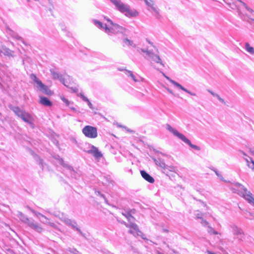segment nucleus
<instances>
[{"label": "nucleus", "instance_id": "12", "mask_svg": "<svg viewBox=\"0 0 254 254\" xmlns=\"http://www.w3.org/2000/svg\"><path fill=\"white\" fill-rule=\"evenodd\" d=\"M50 71L54 79L59 80L64 86H67L64 75L57 71L56 68H52Z\"/></svg>", "mask_w": 254, "mask_h": 254}, {"label": "nucleus", "instance_id": "42", "mask_svg": "<svg viewBox=\"0 0 254 254\" xmlns=\"http://www.w3.org/2000/svg\"><path fill=\"white\" fill-rule=\"evenodd\" d=\"M80 96L84 102H87V101H88L89 99L87 97L84 96L83 94H81Z\"/></svg>", "mask_w": 254, "mask_h": 254}, {"label": "nucleus", "instance_id": "19", "mask_svg": "<svg viewBox=\"0 0 254 254\" xmlns=\"http://www.w3.org/2000/svg\"><path fill=\"white\" fill-rule=\"evenodd\" d=\"M17 216L19 218L21 222L26 224L27 225H28V224L31 221V220L32 219L28 218L25 215H24L20 211L17 212Z\"/></svg>", "mask_w": 254, "mask_h": 254}, {"label": "nucleus", "instance_id": "14", "mask_svg": "<svg viewBox=\"0 0 254 254\" xmlns=\"http://www.w3.org/2000/svg\"><path fill=\"white\" fill-rule=\"evenodd\" d=\"M166 78L171 83H172L175 87L184 91L185 92L188 93L190 95L192 96H196V94L193 92H190V91L188 90L185 87H184L182 85L178 83L177 82L172 80L169 77L165 76Z\"/></svg>", "mask_w": 254, "mask_h": 254}, {"label": "nucleus", "instance_id": "41", "mask_svg": "<svg viewBox=\"0 0 254 254\" xmlns=\"http://www.w3.org/2000/svg\"><path fill=\"white\" fill-rule=\"evenodd\" d=\"M97 193H98V195L99 196H100L101 197H102L103 198H104V199L105 200V201L106 203H107V199H106V198L105 197V195L102 194V193H101L100 191H98Z\"/></svg>", "mask_w": 254, "mask_h": 254}, {"label": "nucleus", "instance_id": "30", "mask_svg": "<svg viewBox=\"0 0 254 254\" xmlns=\"http://www.w3.org/2000/svg\"><path fill=\"white\" fill-rule=\"evenodd\" d=\"M40 222L44 224H47L51 226L54 227L55 226V224L52 222H50L49 221V219L47 217V219H44L43 218H41L40 220Z\"/></svg>", "mask_w": 254, "mask_h": 254}, {"label": "nucleus", "instance_id": "6", "mask_svg": "<svg viewBox=\"0 0 254 254\" xmlns=\"http://www.w3.org/2000/svg\"><path fill=\"white\" fill-rule=\"evenodd\" d=\"M236 186L239 191L238 193L247 200L250 204L254 205V198L252 196V193L248 191L244 186L239 183H237Z\"/></svg>", "mask_w": 254, "mask_h": 254}, {"label": "nucleus", "instance_id": "22", "mask_svg": "<svg viewBox=\"0 0 254 254\" xmlns=\"http://www.w3.org/2000/svg\"><path fill=\"white\" fill-rule=\"evenodd\" d=\"M126 74L127 76L130 77L135 82H138L141 80V77L139 75H134L131 71L126 70Z\"/></svg>", "mask_w": 254, "mask_h": 254}, {"label": "nucleus", "instance_id": "7", "mask_svg": "<svg viewBox=\"0 0 254 254\" xmlns=\"http://www.w3.org/2000/svg\"><path fill=\"white\" fill-rule=\"evenodd\" d=\"M82 133L87 137L95 138L98 135L96 127L91 126H86L82 129Z\"/></svg>", "mask_w": 254, "mask_h": 254}, {"label": "nucleus", "instance_id": "50", "mask_svg": "<svg viewBox=\"0 0 254 254\" xmlns=\"http://www.w3.org/2000/svg\"><path fill=\"white\" fill-rule=\"evenodd\" d=\"M71 90H72V92H75H75H77V91H78L77 88H75H75H71Z\"/></svg>", "mask_w": 254, "mask_h": 254}, {"label": "nucleus", "instance_id": "56", "mask_svg": "<svg viewBox=\"0 0 254 254\" xmlns=\"http://www.w3.org/2000/svg\"><path fill=\"white\" fill-rule=\"evenodd\" d=\"M129 232L131 234H133V231L131 230H129Z\"/></svg>", "mask_w": 254, "mask_h": 254}, {"label": "nucleus", "instance_id": "61", "mask_svg": "<svg viewBox=\"0 0 254 254\" xmlns=\"http://www.w3.org/2000/svg\"><path fill=\"white\" fill-rule=\"evenodd\" d=\"M164 231L167 232V230H164Z\"/></svg>", "mask_w": 254, "mask_h": 254}, {"label": "nucleus", "instance_id": "53", "mask_svg": "<svg viewBox=\"0 0 254 254\" xmlns=\"http://www.w3.org/2000/svg\"><path fill=\"white\" fill-rule=\"evenodd\" d=\"M213 96H215L216 97V95H217V94H215L214 93V92H213L212 91H211L210 90L208 91Z\"/></svg>", "mask_w": 254, "mask_h": 254}, {"label": "nucleus", "instance_id": "32", "mask_svg": "<svg viewBox=\"0 0 254 254\" xmlns=\"http://www.w3.org/2000/svg\"><path fill=\"white\" fill-rule=\"evenodd\" d=\"M35 159L36 160L37 163L40 165V167L43 169L44 168V163L42 159H41L39 156L37 155L34 156Z\"/></svg>", "mask_w": 254, "mask_h": 254}, {"label": "nucleus", "instance_id": "37", "mask_svg": "<svg viewBox=\"0 0 254 254\" xmlns=\"http://www.w3.org/2000/svg\"><path fill=\"white\" fill-rule=\"evenodd\" d=\"M31 78L35 82L36 84L39 85V82H42L41 80H40L34 74H32L30 76Z\"/></svg>", "mask_w": 254, "mask_h": 254}, {"label": "nucleus", "instance_id": "20", "mask_svg": "<svg viewBox=\"0 0 254 254\" xmlns=\"http://www.w3.org/2000/svg\"><path fill=\"white\" fill-rule=\"evenodd\" d=\"M140 174L142 177L146 181L150 183H153L154 182V178L151 176L144 170L140 171Z\"/></svg>", "mask_w": 254, "mask_h": 254}, {"label": "nucleus", "instance_id": "26", "mask_svg": "<svg viewBox=\"0 0 254 254\" xmlns=\"http://www.w3.org/2000/svg\"><path fill=\"white\" fill-rule=\"evenodd\" d=\"M27 207L39 219V220H40V219H41V218H43L46 219H47V217H46L45 215H44L42 213L34 210V209H32L31 208H30L29 206H27Z\"/></svg>", "mask_w": 254, "mask_h": 254}, {"label": "nucleus", "instance_id": "8", "mask_svg": "<svg viewBox=\"0 0 254 254\" xmlns=\"http://www.w3.org/2000/svg\"><path fill=\"white\" fill-rule=\"evenodd\" d=\"M59 163L66 170L67 172L69 173V175L71 178L75 179H77L78 178L79 174L73 169L72 166L65 163L64 160L61 158H59Z\"/></svg>", "mask_w": 254, "mask_h": 254}, {"label": "nucleus", "instance_id": "54", "mask_svg": "<svg viewBox=\"0 0 254 254\" xmlns=\"http://www.w3.org/2000/svg\"><path fill=\"white\" fill-rule=\"evenodd\" d=\"M207 254H216V253L212 252L210 251H207Z\"/></svg>", "mask_w": 254, "mask_h": 254}, {"label": "nucleus", "instance_id": "17", "mask_svg": "<svg viewBox=\"0 0 254 254\" xmlns=\"http://www.w3.org/2000/svg\"><path fill=\"white\" fill-rule=\"evenodd\" d=\"M27 226L39 233H41L43 231V228L42 226L37 222H35L33 219L31 220V221Z\"/></svg>", "mask_w": 254, "mask_h": 254}, {"label": "nucleus", "instance_id": "9", "mask_svg": "<svg viewBox=\"0 0 254 254\" xmlns=\"http://www.w3.org/2000/svg\"><path fill=\"white\" fill-rule=\"evenodd\" d=\"M148 6V10L151 12H154V15L157 18L160 17L159 10L155 6L154 2L152 0H143Z\"/></svg>", "mask_w": 254, "mask_h": 254}, {"label": "nucleus", "instance_id": "59", "mask_svg": "<svg viewBox=\"0 0 254 254\" xmlns=\"http://www.w3.org/2000/svg\"><path fill=\"white\" fill-rule=\"evenodd\" d=\"M107 254H112L109 252H108Z\"/></svg>", "mask_w": 254, "mask_h": 254}, {"label": "nucleus", "instance_id": "11", "mask_svg": "<svg viewBox=\"0 0 254 254\" xmlns=\"http://www.w3.org/2000/svg\"><path fill=\"white\" fill-rule=\"evenodd\" d=\"M89 149L85 150L87 153L92 155L96 159H100L103 155L102 153L98 150V148L93 145H90Z\"/></svg>", "mask_w": 254, "mask_h": 254}, {"label": "nucleus", "instance_id": "58", "mask_svg": "<svg viewBox=\"0 0 254 254\" xmlns=\"http://www.w3.org/2000/svg\"><path fill=\"white\" fill-rule=\"evenodd\" d=\"M71 110H72L73 111H75V109L74 108H71Z\"/></svg>", "mask_w": 254, "mask_h": 254}, {"label": "nucleus", "instance_id": "44", "mask_svg": "<svg viewBox=\"0 0 254 254\" xmlns=\"http://www.w3.org/2000/svg\"><path fill=\"white\" fill-rule=\"evenodd\" d=\"M125 171H126L127 172L129 173V174H130L131 175H132V170H131V168H127V167H126V168H125Z\"/></svg>", "mask_w": 254, "mask_h": 254}, {"label": "nucleus", "instance_id": "16", "mask_svg": "<svg viewBox=\"0 0 254 254\" xmlns=\"http://www.w3.org/2000/svg\"><path fill=\"white\" fill-rule=\"evenodd\" d=\"M146 59L150 61H153L156 63H159L163 65V64L161 61L160 57L157 55L154 54L151 51V52H147V57H145Z\"/></svg>", "mask_w": 254, "mask_h": 254}, {"label": "nucleus", "instance_id": "1", "mask_svg": "<svg viewBox=\"0 0 254 254\" xmlns=\"http://www.w3.org/2000/svg\"><path fill=\"white\" fill-rule=\"evenodd\" d=\"M233 9H237L240 17L254 27V11L241 0H224Z\"/></svg>", "mask_w": 254, "mask_h": 254}, {"label": "nucleus", "instance_id": "55", "mask_svg": "<svg viewBox=\"0 0 254 254\" xmlns=\"http://www.w3.org/2000/svg\"><path fill=\"white\" fill-rule=\"evenodd\" d=\"M240 152L244 155L247 156V155L243 151H241Z\"/></svg>", "mask_w": 254, "mask_h": 254}, {"label": "nucleus", "instance_id": "60", "mask_svg": "<svg viewBox=\"0 0 254 254\" xmlns=\"http://www.w3.org/2000/svg\"><path fill=\"white\" fill-rule=\"evenodd\" d=\"M203 204L204 206H206V204L204 203H203Z\"/></svg>", "mask_w": 254, "mask_h": 254}, {"label": "nucleus", "instance_id": "4", "mask_svg": "<svg viewBox=\"0 0 254 254\" xmlns=\"http://www.w3.org/2000/svg\"><path fill=\"white\" fill-rule=\"evenodd\" d=\"M11 109L18 117L21 118L24 122L29 124L32 128H34L33 118L29 113L21 110L17 106H13L11 108Z\"/></svg>", "mask_w": 254, "mask_h": 254}, {"label": "nucleus", "instance_id": "51", "mask_svg": "<svg viewBox=\"0 0 254 254\" xmlns=\"http://www.w3.org/2000/svg\"><path fill=\"white\" fill-rule=\"evenodd\" d=\"M167 90L168 91V92H169L170 94H173V92L172 91V90H171L169 88H167Z\"/></svg>", "mask_w": 254, "mask_h": 254}, {"label": "nucleus", "instance_id": "40", "mask_svg": "<svg viewBox=\"0 0 254 254\" xmlns=\"http://www.w3.org/2000/svg\"><path fill=\"white\" fill-rule=\"evenodd\" d=\"M61 99L66 104V106H68L69 105V101L67 99H66L64 97H61Z\"/></svg>", "mask_w": 254, "mask_h": 254}, {"label": "nucleus", "instance_id": "31", "mask_svg": "<svg viewBox=\"0 0 254 254\" xmlns=\"http://www.w3.org/2000/svg\"><path fill=\"white\" fill-rule=\"evenodd\" d=\"M156 164L157 165L159 166L160 167L162 168L163 169V170H164L166 166V164L165 163L164 161L159 158L158 160H156Z\"/></svg>", "mask_w": 254, "mask_h": 254}, {"label": "nucleus", "instance_id": "10", "mask_svg": "<svg viewBox=\"0 0 254 254\" xmlns=\"http://www.w3.org/2000/svg\"><path fill=\"white\" fill-rule=\"evenodd\" d=\"M61 220L66 225L70 226L73 229L77 231L80 234L83 235L82 232L81 231L80 229L77 227V223L74 220L70 219L64 216L61 218Z\"/></svg>", "mask_w": 254, "mask_h": 254}, {"label": "nucleus", "instance_id": "27", "mask_svg": "<svg viewBox=\"0 0 254 254\" xmlns=\"http://www.w3.org/2000/svg\"><path fill=\"white\" fill-rule=\"evenodd\" d=\"M6 32L11 35L14 38H15L17 40H20L21 38L18 36L17 34H16L14 31H13L10 28L7 27L6 29Z\"/></svg>", "mask_w": 254, "mask_h": 254}, {"label": "nucleus", "instance_id": "28", "mask_svg": "<svg viewBox=\"0 0 254 254\" xmlns=\"http://www.w3.org/2000/svg\"><path fill=\"white\" fill-rule=\"evenodd\" d=\"M245 160L247 163L248 166L252 170H254V161L251 157L245 158Z\"/></svg>", "mask_w": 254, "mask_h": 254}, {"label": "nucleus", "instance_id": "52", "mask_svg": "<svg viewBox=\"0 0 254 254\" xmlns=\"http://www.w3.org/2000/svg\"><path fill=\"white\" fill-rule=\"evenodd\" d=\"M121 223H122V224H123L125 225L126 226V227H129L128 224H127V223L126 222H125V221H122V222H121Z\"/></svg>", "mask_w": 254, "mask_h": 254}, {"label": "nucleus", "instance_id": "2", "mask_svg": "<svg viewBox=\"0 0 254 254\" xmlns=\"http://www.w3.org/2000/svg\"><path fill=\"white\" fill-rule=\"evenodd\" d=\"M104 19L107 21L108 23H103L97 20H93V22L96 26L104 30L105 32L109 35L119 33L124 35L127 34V30L126 28L118 24L114 23L108 18L104 17Z\"/></svg>", "mask_w": 254, "mask_h": 254}, {"label": "nucleus", "instance_id": "57", "mask_svg": "<svg viewBox=\"0 0 254 254\" xmlns=\"http://www.w3.org/2000/svg\"><path fill=\"white\" fill-rule=\"evenodd\" d=\"M157 254H163L162 253L160 252H157Z\"/></svg>", "mask_w": 254, "mask_h": 254}, {"label": "nucleus", "instance_id": "48", "mask_svg": "<svg viewBox=\"0 0 254 254\" xmlns=\"http://www.w3.org/2000/svg\"><path fill=\"white\" fill-rule=\"evenodd\" d=\"M124 128H125L127 130V131L128 132H131V133L134 132L133 130H130L129 128L126 127H124Z\"/></svg>", "mask_w": 254, "mask_h": 254}, {"label": "nucleus", "instance_id": "18", "mask_svg": "<svg viewBox=\"0 0 254 254\" xmlns=\"http://www.w3.org/2000/svg\"><path fill=\"white\" fill-rule=\"evenodd\" d=\"M230 230L234 235L240 236L241 238H242L244 234L243 230L241 228L235 225H232L230 226Z\"/></svg>", "mask_w": 254, "mask_h": 254}, {"label": "nucleus", "instance_id": "63", "mask_svg": "<svg viewBox=\"0 0 254 254\" xmlns=\"http://www.w3.org/2000/svg\"><path fill=\"white\" fill-rule=\"evenodd\" d=\"M49 1H50V0H48Z\"/></svg>", "mask_w": 254, "mask_h": 254}, {"label": "nucleus", "instance_id": "49", "mask_svg": "<svg viewBox=\"0 0 254 254\" xmlns=\"http://www.w3.org/2000/svg\"><path fill=\"white\" fill-rule=\"evenodd\" d=\"M250 152H251L252 155L254 156V148H250Z\"/></svg>", "mask_w": 254, "mask_h": 254}, {"label": "nucleus", "instance_id": "39", "mask_svg": "<svg viewBox=\"0 0 254 254\" xmlns=\"http://www.w3.org/2000/svg\"><path fill=\"white\" fill-rule=\"evenodd\" d=\"M211 170L212 171H213L215 173V174L219 177L220 178L221 180H222L223 179V177L221 175V174L217 171V170L216 169H214V168H211Z\"/></svg>", "mask_w": 254, "mask_h": 254}, {"label": "nucleus", "instance_id": "3", "mask_svg": "<svg viewBox=\"0 0 254 254\" xmlns=\"http://www.w3.org/2000/svg\"><path fill=\"white\" fill-rule=\"evenodd\" d=\"M114 4L117 10L122 13H124L127 17H135L138 13L135 10L131 9L130 6L127 3H125L121 0H110Z\"/></svg>", "mask_w": 254, "mask_h": 254}, {"label": "nucleus", "instance_id": "23", "mask_svg": "<svg viewBox=\"0 0 254 254\" xmlns=\"http://www.w3.org/2000/svg\"><path fill=\"white\" fill-rule=\"evenodd\" d=\"M40 90L44 93L48 95H50L51 91L48 89V87L44 84L42 82H39Z\"/></svg>", "mask_w": 254, "mask_h": 254}, {"label": "nucleus", "instance_id": "62", "mask_svg": "<svg viewBox=\"0 0 254 254\" xmlns=\"http://www.w3.org/2000/svg\"><path fill=\"white\" fill-rule=\"evenodd\" d=\"M28 2H29L30 1V0H27Z\"/></svg>", "mask_w": 254, "mask_h": 254}, {"label": "nucleus", "instance_id": "24", "mask_svg": "<svg viewBox=\"0 0 254 254\" xmlns=\"http://www.w3.org/2000/svg\"><path fill=\"white\" fill-rule=\"evenodd\" d=\"M40 103L46 106L50 107L52 105V103L50 100L47 97H40Z\"/></svg>", "mask_w": 254, "mask_h": 254}, {"label": "nucleus", "instance_id": "33", "mask_svg": "<svg viewBox=\"0 0 254 254\" xmlns=\"http://www.w3.org/2000/svg\"><path fill=\"white\" fill-rule=\"evenodd\" d=\"M246 47V51L249 52L251 54H254V49L253 47H251L248 43H246L245 45Z\"/></svg>", "mask_w": 254, "mask_h": 254}, {"label": "nucleus", "instance_id": "34", "mask_svg": "<svg viewBox=\"0 0 254 254\" xmlns=\"http://www.w3.org/2000/svg\"><path fill=\"white\" fill-rule=\"evenodd\" d=\"M206 226H207L208 227V229H207V232L210 234H214V235H217V234H219L218 232H217L216 231H215L213 228H212L211 227H210V226H209L208 225H207ZM219 235H220V234H219Z\"/></svg>", "mask_w": 254, "mask_h": 254}, {"label": "nucleus", "instance_id": "25", "mask_svg": "<svg viewBox=\"0 0 254 254\" xmlns=\"http://www.w3.org/2000/svg\"><path fill=\"white\" fill-rule=\"evenodd\" d=\"M177 171V169L176 167L166 165V167L164 170V173H166L167 175H168L169 172L176 173Z\"/></svg>", "mask_w": 254, "mask_h": 254}, {"label": "nucleus", "instance_id": "29", "mask_svg": "<svg viewBox=\"0 0 254 254\" xmlns=\"http://www.w3.org/2000/svg\"><path fill=\"white\" fill-rule=\"evenodd\" d=\"M123 42L125 44L128 46H130L133 48L136 47V45L133 42V41L129 40L127 38L124 39L123 40Z\"/></svg>", "mask_w": 254, "mask_h": 254}, {"label": "nucleus", "instance_id": "15", "mask_svg": "<svg viewBox=\"0 0 254 254\" xmlns=\"http://www.w3.org/2000/svg\"><path fill=\"white\" fill-rule=\"evenodd\" d=\"M166 78L171 83H172L175 87L184 91L185 92L188 93L190 95L192 96H196V94L193 92H190V91L188 90L185 87H184L182 85L178 83L177 82L172 80L169 77L165 76Z\"/></svg>", "mask_w": 254, "mask_h": 254}, {"label": "nucleus", "instance_id": "35", "mask_svg": "<svg viewBox=\"0 0 254 254\" xmlns=\"http://www.w3.org/2000/svg\"><path fill=\"white\" fill-rule=\"evenodd\" d=\"M128 226H129V227L128 228H132L136 232H140L139 231L138 226L135 223L130 222V224H128Z\"/></svg>", "mask_w": 254, "mask_h": 254}, {"label": "nucleus", "instance_id": "5", "mask_svg": "<svg viewBox=\"0 0 254 254\" xmlns=\"http://www.w3.org/2000/svg\"><path fill=\"white\" fill-rule=\"evenodd\" d=\"M166 129L171 132L175 136L182 140L185 143L189 145L191 148L196 150H200L199 146L192 144L190 141L188 139L184 134L179 132L176 129L172 127L170 125H166Z\"/></svg>", "mask_w": 254, "mask_h": 254}, {"label": "nucleus", "instance_id": "46", "mask_svg": "<svg viewBox=\"0 0 254 254\" xmlns=\"http://www.w3.org/2000/svg\"><path fill=\"white\" fill-rule=\"evenodd\" d=\"M87 103L88 107L91 109H93V105H92V103L90 102V101H89V100H88V101L87 102Z\"/></svg>", "mask_w": 254, "mask_h": 254}, {"label": "nucleus", "instance_id": "45", "mask_svg": "<svg viewBox=\"0 0 254 254\" xmlns=\"http://www.w3.org/2000/svg\"><path fill=\"white\" fill-rule=\"evenodd\" d=\"M105 179L106 180V182L107 183H108L109 184L113 183V181L110 178L107 177V178H105Z\"/></svg>", "mask_w": 254, "mask_h": 254}, {"label": "nucleus", "instance_id": "36", "mask_svg": "<svg viewBox=\"0 0 254 254\" xmlns=\"http://www.w3.org/2000/svg\"><path fill=\"white\" fill-rule=\"evenodd\" d=\"M123 215H124L130 222L133 221L134 219L129 212H127L126 213H123Z\"/></svg>", "mask_w": 254, "mask_h": 254}, {"label": "nucleus", "instance_id": "38", "mask_svg": "<svg viewBox=\"0 0 254 254\" xmlns=\"http://www.w3.org/2000/svg\"><path fill=\"white\" fill-rule=\"evenodd\" d=\"M68 251L73 254H81L74 248H68Z\"/></svg>", "mask_w": 254, "mask_h": 254}, {"label": "nucleus", "instance_id": "43", "mask_svg": "<svg viewBox=\"0 0 254 254\" xmlns=\"http://www.w3.org/2000/svg\"><path fill=\"white\" fill-rule=\"evenodd\" d=\"M140 50L141 52H143V53L146 54L145 57H147V52H151L150 51H149L148 50H145V49H140Z\"/></svg>", "mask_w": 254, "mask_h": 254}, {"label": "nucleus", "instance_id": "13", "mask_svg": "<svg viewBox=\"0 0 254 254\" xmlns=\"http://www.w3.org/2000/svg\"><path fill=\"white\" fill-rule=\"evenodd\" d=\"M166 78L171 83H172L175 87L184 91L185 92L188 93L190 95L192 96H196V94L193 92H190V91L188 90L185 87H184L182 85L178 83L177 82L172 80L169 77L165 76Z\"/></svg>", "mask_w": 254, "mask_h": 254}, {"label": "nucleus", "instance_id": "47", "mask_svg": "<svg viewBox=\"0 0 254 254\" xmlns=\"http://www.w3.org/2000/svg\"><path fill=\"white\" fill-rule=\"evenodd\" d=\"M216 97L220 102H221L222 103H224V100L222 99L218 95H216Z\"/></svg>", "mask_w": 254, "mask_h": 254}, {"label": "nucleus", "instance_id": "21", "mask_svg": "<svg viewBox=\"0 0 254 254\" xmlns=\"http://www.w3.org/2000/svg\"><path fill=\"white\" fill-rule=\"evenodd\" d=\"M194 215L197 219H199L200 220V222L203 226H206L208 225V224H209L208 222L206 220H204L203 219V218L202 217L203 214L199 211H198V210L195 211L194 212Z\"/></svg>", "mask_w": 254, "mask_h": 254}]
</instances>
